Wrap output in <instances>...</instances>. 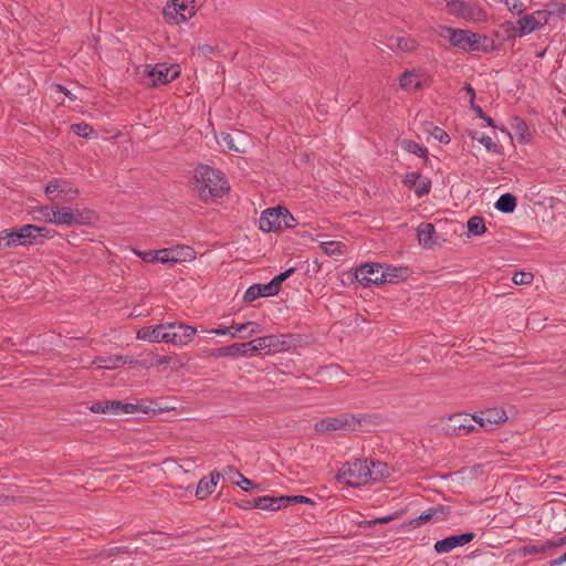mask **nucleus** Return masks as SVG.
<instances>
[{"mask_svg": "<svg viewBox=\"0 0 566 566\" xmlns=\"http://www.w3.org/2000/svg\"><path fill=\"white\" fill-rule=\"evenodd\" d=\"M239 479L240 480L235 481L234 483L239 485L242 490L248 491V486L252 484V481L243 476L242 474L241 476H239Z\"/></svg>", "mask_w": 566, "mask_h": 566, "instance_id": "nucleus-63", "label": "nucleus"}, {"mask_svg": "<svg viewBox=\"0 0 566 566\" xmlns=\"http://www.w3.org/2000/svg\"><path fill=\"white\" fill-rule=\"evenodd\" d=\"M260 290L262 296H274L280 292L272 281L266 284H260Z\"/></svg>", "mask_w": 566, "mask_h": 566, "instance_id": "nucleus-50", "label": "nucleus"}, {"mask_svg": "<svg viewBox=\"0 0 566 566\" xmlns=\"http://www.w3.org/2000/svg\"><path fill=\"white\" fill-rule=\"evenodd\" d=\"M171 254V263L192 261L196 258V252L192 248L188 245H176L170 248Z\"/></svg>", "mask_w": 566, "mask_h": 566, "instance_id": "nucleus-28", "label": "nucleus"}, {"mask_svg": "<svg viewBox=\"0 0 566 566\" xmlns=\"http://www.w3.org/2000/svg\"><path fill=\"white\" fill-rule=\"evenodd\" d=\"M289 499V505L293 503H312V500L303 495H285Z\"/></svg>", "mask_w": 566, "mask_h": 566, "instance_id": "nucleus-60", "label": "nucleus"}, {"mask_svg": "<svg viewBox=\"0 0 566 566\" xmlns=\"http://www.w3.org/2000/svg\"><path fill=\"white\" fill-rule=\"evenodd\" d=\"M109 413L120 416L126 413H134L137 411V405L129 402H122L118 400H109Z\"/></svg>", "mask_w": 566, "mask_h": 566, "instance_id": "nucleus-36", "label": "nucleus"}, {"mask_svg": "<svg viewBox=\"0 0 566 566\" xmlns=\"http://www.w3.org/2000/svg\"><path fill=\"white\" fill-rule=\"evenodd\" d=\"M74 226L91 224L96 220V214L90 209L72 208Z\"/></svg>", "mask_w": 566, "mask_h": 566, "instance_id": "nucleus-29", "label": "nucleus"}, {"mask_svg": "<svg viewBox=\"0 0 566 566\" xmlns=\"http://www.w3.org/2000/svg\"><path fill=\"white\" fill-rule=\"evenodd\" d=\"M45 193L51 201L60 199L63 202L77 198L80 191L74 185L65 179H53L45 186Z\"/></svg>", "mask_w": 566, "mask_h": 566, "instance_id": "nucleus-8", "label": "nucleus"}, {"mask_svg": "<svg viewBox=\"0 0 566 566\" xmlns=\"http://www.w3.org/2000/svg\"><path fill=\"white\" fill-rule=\"evenodd\" d=\"M564 545H566V535L558 537L556 539L546 541V547L554 548V547H559V546H564Z\"/></svg>", "mask_w": 566, "mask_h": 566, "instance_id": "nucleus-61", "label": "nucleus"}, {"mask_svg": "<svg viewBox=\"0 0 566 566\" xmlns=\"http://www.w3.org/2000/svg\"><path fill=\"white\" fill-rule=\"evenodd\" d=\"M262 331L260 324L256 322H245L229 327L214 328L210 333L216 335H230L231 337H251L252 335Z\"/></svg>", "mask_w": 566, "mask_h": 566, "instance_id": "nucleus-12", "label": "nucleus"}, {"mask_svg": "<svg viewBox=\"0 0 566 566\" xmlns=\"http://www.w3.org/2000/svg\"><path fill=\"white\" fill-rule=\"evenodd\" d=\"M436 233L434 226L429 222H422L417 228V237L419 244L423 248L430 249L436 244L433 235Z\"/></svg>", "mask_w": 566, "mask_h": 566, "instance_id": "nucleus-26", "label": "nucleus"}, {"mask_svg": "<svg viewBox=\"0 0 566 566\" xmlns=\"http://www.w3.org/2000/svg\"><path fill=\"white\" fill-rule=\"evenodd\" d=\"M134 366L138 367H154V366H171L174 368H180L184 366L181 359L177 356H160L150 353L144 360H135Z\"/></svg>", "mask_w": 566, "mask_h": 566, "instance_id": "nucleus-16", "label": "nucleus"}, {"mask_svg": "<svg viewBox=\"0 0 566 566\" xmlns=\"http://www.w3.org/2000/svg\"><path fill=\"white\" fill-rule=\"evenodd\" d=\"M450 513V507L446 505H438L434 507H430L423 513H421L418 517L409 521V525L412 527H418L430 521H443L447 515Z\"/></svg>", "mask_w": 566, "mask_h": 566, "instance_id": "nucleus-18", "label": "nucleus"}, {"mask_svg": "<svg viewBox=\"0 0 566 566\" xmlns=\"http://www.w3.org/2000/svg\"><path fill=\"white\" fill-rule=\"evenodd\" d=\"M370 465L367 459L346 462L337 473L338 482L348 486H360L370 481Z\"/></svg>", "mask_w": 566, "mask_h": 566, "instance_id": "nucleus-4", "label": "nucleus"}, {"mask_svg": "<svg viewBox=\"0 0 566 566\" xmlns=\"http://www.w3.org/2000/svg\"><path fill=\"white\" fill-rule=\"evenodd\" d=\"M467 226L469 233L472 235H481L486 230L483 218L478 216L470 218Z\"/></svg>", "mask_w": 566, "mask_h": 566, "instance_id": "nucleus-41", "label": "nucleus"}, {"mask_svg": "<svg viewBox=\"0 0 566 566\" xmlns=\"http://www.w3.org/2000/svg\"><path fill=\"white\" fill-rule=\"evenodd\" d=\"M176 323L159 324L156 326L143 327L137 331V338L150 343H169V329H175Z\"/></svg>", "mask_w": 566, "mask_h": 566, "instance_id": "nucleus-11", "label": "nucleus"}, {"mask_svg": "<svg viewBox=\"0 0 566 566\" xmlns=\"http://www.w3.org/2000/svg\"><path fill=\"white\" fill-rule=\"evenodd\" d=\"M420 70L406 71L400 77V86L406 91H418L423 87Z\"/></svg>", "mask_w": 566, "mask_h": 566, "instance_id": "nucleus-23", "label": "nucleus"}, {"mask_svg": "<svg viewBox=\"0 0 566 566\" xmlns=\"http://www.w3.org/2000/svg\"><path fill=\"white\" fill-rule=\"evenodd\" d=\"M54 209L55 205L53 206H40L33 210L34 219L39 221H44L49 223H53L54 219Z\"/></svg>", "mask_w": 566, "mask_h": 566, "instance_id": "nucleus-40", "label": "nucleus"}, {"mask_svg": "<svg viewBox=\"0 0 566 566\" xmlns=\"http://www.w3.org/2000/svg\"><path fill=\"white\" fill-rule=\"evenodd\" d=\"M370 480L379 481L381 479L388 478L391 474V468L381 461H370Z\"/></svg>", "mask_w": 566, "mask_h": 566, "instance_id": "nucleus-33", "label": "nucleus"}, {"mask_svg": "<svg viewBox=\"0 0 566 566\" xmlns=\"http://www.w3.org/2000/svg\"><path fill=\"white\" fill-rule=\"evenodd\" d=\"M195 50L201 56H208L213 52V48L209 44H199Z\"/></svg>", "mask_w": 566, "mask_h": 566, "instance_id": "nucleus-59", "label": "nucleus"}, {"mask_svg": "<svg viewBox=\"0 0 566 566\" xmlns=\"http://www.w3.org/2000/svg\"><path fill=\"white\" fill-rule=\"evenodd\" d=\"M495 208L503 213H511L516 208V198L511 193H504L495 202Z\"/></svg>", "mask_w": 566, "mask_h": 566, "instance_id": "nucleus-37", "label": "nucleus"}, {"mask_svg": "<svg viewBox=\"0 0 566 566\" xmlns=\"http://www.w3.org/2000/svg\"><path fill=\"white\" fill-rule=\"evenodd\" d=\"M250 344V355L253 356L256 353L265 349V348H275L277 349L280 347V342L276 336L269 335V336H261L256 337L251 342H248Z\"/></svg>", "mask_w": 566, "mask_h": 566, "instance_id": "nucleus-24", "label": "nucleus"}, {"mask_svg": "<svg viewBox=\"0 0 566 566\" xmlns=\"http://www.w3.org/2000/svg\"><path fill=\"white\" fill-rule=\"evenodd\" d=\"M548 549H551V547H546V542H545L543 545H539V546H537V545L525 546L522 549V553L524 556H526V555L542 554Z\"/></svg>", "mask_w": 566, "mask_h": 566, "instance_id": "nucleus-49", "label": "nucleus"}, {"mask_svg": "<svg viewBox=\"0 0 566 566\" xmlns=\"http://www.w3.org/2000/svg\"><path fill=\"white\" fill-rule=\"evenodd\" d=\"M533 274L531 272H516L514 273L512 281L516 285L530 284L533 281Z\"/></svg>", "mask_w": 566, "mask_h": 566, "instance_id": "nucleus-46", "label": "nucleus"}, {"mask_svg": "<svg viewBox=\"0 0 566 566\" xmlns=\"http://www.w3.org/2000/svg\"><path fill=\"white\" fill-rule=\"evenodd\" d=\"M402 148L421 158H424L428 155V149L426 147H422L412 140H402Z\"/></svg>", "mask_w": 566, "mask_h": 566, "instance_id": "nucleus-43", "label": "nucleus"}, {"mask_svg": "<svg viewBox=\"0 0 566 566\" xmlns=\"http://www.w3.org/2000/svg\"><path fill=\"white\" fill-rule=\"evenodd\" d=\"M295 226H296V221H295L294 217L291 214V212L286 208H283V218H282V221H281V231L284 230V229L294 228Z\"/></svg>", "mask_w": 566, "mask_h": 566, "instance_id": "nucleus-48", "label": "nucleus"}, {"mask_svg": "<svg viewBox=\"0 0 566 566\" xmlns=\"http://www.w3.org/2000/svg\"><path fill=\"white\" fill-rule=\"evenodd\" d=\"M171 254L172 252L170 251V248H165V249H160V250H157V262H160V263H171Z\"/></svg>", "mask_w": 566, "mask_h": 566, "instance_id": "nucleus-54", "label": "nucleus"}, {"mask_svg": "<svg viewBox=\"0 0 566 566\" xmlns=\"http://www.w3.org/2000/svg\"><path fill=\"white\" fill-rule=\"evenodd\" d=\"M134 361L135 360L129 359L127 356L113 355L108 357H97L93 360V364L98 368L114 369L125 364L134 365Z\"/></svg>", "mask_w": 566, "mask_h": 566, "instance_id": "nucleus-25", "label": "nucleus"}, {"mask_svg": "<svg viewBox=\"0 0 566 566\" xmlns=\"http://www.w3.org/2000/svg\"><path fill=\"white\" fill-rule=\"evenodd\" d=\"M479 142L489 150L496 151L497 145L493 142L490 136H482Z\"/></svg>", "mask_w": 566, "mask_h": 566, "instance_id": "nucleus-57", "label": "nucleus"}, {"mask_svg": "<svg viewBox=\"0 0 566 566\" xmlns=\"http://www.w3.org/2000/svg\"><path fill=\"white\" fill-rule=\"evenodd\" d=\"M240 136V133H237L235 135L230 133H221V135L218 137V143L223 149H227L229 151L242 153L243 149L237 143V137Z\"/></svg>", "mask_w": 566, "mask_h": 566, "instance_id": "nucleus-31", "label": "nucleus"}, {"mask_svg": "<svg viewBox=\"0 0 566 566\" xmlns=\"http://www.w3.org/2000/svg\"><path fill=\"white\" fill-rule=\"evenodd\" d=\"M473 420L479 426V430L493 431L507 420V416L502 408H489L473 413Z\"/></svg>", "mask_w": 566, "mask_h": 566, "instance_id": "nucleus-10", "label": "nucleus"}, {"mask_svg": "<svg viewBox=\"0 0 566 566\" xmlns=\"http://www.w3.org/2000/svg\"><path fill=\"white\" fill-rule=\"evenodd\" d=\"M195 188L203 200L222 197L229 189L224 175L207 165L195 169Z\"/></svg>", "mask_w": 566, "mask_h": 566, "instance_id": "nucleus-1", "label": "nucleus"}, {"mask_svg": "<svg viewBox=\"0 0 566 566\" xmlns=\"http://www.w3.org/2000/svg\"><path fill=\"white\" fill-rule=\"evenodd\" d=\"M538 28V21H536L533 13L523 15L517 20V30L520 36L526 35Z\"/></svg>", "mask_w": 566, "mask_h": 566, "instance_id": "nucleus-32", "label": "nucleus"}, {"mask_svg": "<svg viewBox=\"0 0 566 566\" xmlns=\"http://www.w3.org/2000/svg\"><path fill=\"white\" fill-rule=\"evenodd\" d=\"M369 422V416L367 415L340 413L317 421L314 429L319 433L336 430L355 431Z\"/></svg>", "mask_w": 566, "mask_h": 566, "instance_id": "nucleus-3", "label": "nucleus"}, {"mask_svg": "<svg viewBox=\"0 0 566 566\" xmlns=\"http://www.w3.org/2000/svg\"><path fill=\"white\" fill-rule=\"evenodd\" d=\"M446 9L450 14L471 22H480L485 18V13L476 4L462 0H447Z\"/></svg>", "mask_w": 566, "mask_h": 566, "instance_id": "nucleus-7", "label": "nucleus"}, {"mask_svg": "<svg viewBox=\"0 0 566 566\" xmlns=\"http://www.w3.org/2000/svg\"><path fill=\"white\" fill-rule=\"evenodd\" d=\"M17 230L15 238L20 245L34 243L38 238H50L52 233L50 229L34 224H24Z\"/></svg>", "mask_w": 566, "mask_h": 566, "instance_id": "nucleus-14", "label": "nucleus"}, {"mask_svg": "<svg viewBox=\"0 0 566 566\" xmlns=\"http://www.w3.org/2000/svg\"><path fill=\"white\" fill-rule=\"evenodd\" d=\"M473 422V415L455 413L448 418L444 430L450 436L464 437L480 431Z\"/></svg>", "mask_w": 566, "mask_h": 566, "instance_id": "nucleus-9", "label": "nucleus"}, {"mask_svg": "<svg viewBox=\"0 0 566 566\" xmlns=\"http://www.w3.org/2000/svg\"><path fill=\"white\" fill-rule=\"evenodd\" d=\"M294 272V269L291 268V269H287L286 271L282 272L281 274L276 275L275 277H273L271 281L275 284L276 287H279V290L281 289V284L282 282H284L287 277H290L292 275V273Z\"/></svg>", "mask_w": 566, "mask_h": 566, "instance_id": "nucleus-56", "label": "nucleus"}, {"mask_svg": "<svg viewBox=\"0 0 566 566\" xmlns=\"http://www.w3.org/2000/svg\"><path fill=\"white\" fill-rule=\"evenodd\" d=\"M382 272V268L379 264H364L357 272V277L360 281L373 283L369 279H375V275H379Z\"/></svg>", "mask_w": 566, "mask_h": 566, "instance_id": "nucleus-35", "label": "nucleus"}, {"mask_svg": "<svg viewBox=\"0 0 566 566\" xmlns=\"http://www.w3.org/2000/svg\"><path fill=\"white\" fill-rule=\"evenodd\" d=\"M431 135L442 144L450 143L449 135L443 129H441L439 127H434L433 130L431 132Z\"/></svg>", "mask_w": 566, "mask_h": 566, "instance_id": "nucleus-55", "label": "nucleus"}, {"mask_svg": "<svg viewBox=\"0 0 566 566\" xmlns=\"http://www.w3.org/2000/svg\"><path fill=\"white\" fill-rule=\"evenodd\" d=\"M533 15L536 19V21H538L539 28L547 24L552 19L546 8L543 10H537L536 12L533 13Z\"/></svg>", "mask_w": 566, "mask_h": 566, "instance_id": "nucleus-51", "label": "nucleus"}, {"mask_svg": "<svg viewBox=\"0 0 566 566\" xmlns=\"http://www.w3.org/2000/svg\"><path fill=\"white\" fill-rule=\"evenodd\" d=\"M197 333V329L184 323H176L175 329H169V343L174 345H187Z\"/></svg>", "mask_w": 566, "mask_h": 566, "instance_id": "nucleus-19", "label": "nucleus"}, {"mask_svg": "<svg viewBox=\"0 0 566 566\" xmlns=\"http://www.w3.org/2000/svg\"><path fill=\"white\" fill-rule=\"evenodd\" d=\"M206 0H169L163 13L169 23L178 24L192 18Z\"/></svg>", "mask_w": 566, "mask_h": 566, "instance_id": "nucleus-5", "label": "nucleus"}, {"mask_svg": "<svg viewBox=\"0 0 566 566\" xmlns=\"http://www.w3.org/2000/svg\"><path fill=\"white\" fill-rule=\"evenodd\" d=\"M563 563H566V552L558 558L551 560L549 566H559Z\"/></svg>", "mask_w": 566, "mask_h": 566, "instance_id": "nucleus-64", "label": "nucleus"}, {"mask_svg": "<svg viewBox=\"0 0 566 566\" xmlns=\"http://www.w3.org/2000/svg\"><path fill=\"white\" fill-rule=\"evenodd\" d=\"M71 128L77 136L85 138L91 137L94 134L93 127L86 123L73 124Z\"/></svg>", "mask_w": 566, "mask_h": 566, "instance_id": "nucleus-45", "label": "nucleus"}, {"mask_svg": "<svg viewBox=\"0 0 566 566\" xmlns=\"http://www.w3.org/2000/svg\"><path fill=\"white\" fill-rule=\"evenodd\" d=\"M144 542L148 546H151L157 549H166L168 547H171L170 536L161 534V533L148 534V535H146V538L144 539Z\"/></svg>", "mask_w": 566, "mask_h": 566, "instance_id": "nucleus-30", "label": "nucleus"}, {"mask_svg": "<svg viewBox=\"0 0 566 566\" xmlns=\"http://www.w3.org/2000/svg\"><path fill=\"white\" fill-rule=\"evenodd\" d=\"M547 12L551 17H557L562 19L566 14V6L560 2L552 1L546 4Z\"/></svg>", "mask_w": 566, "mask_h": 566, "instance_id": "nucleus-44", "label": "nucleus"}, {"mask_svg": "<svg viewBox=\"0 0 566 566\" xmlns=\"http://www.w3.org/2000/svg\"><path fill=\"white\" fill-rule=\"evenodd\" d=\"M439 34L447 38L452 46L464 52H485L489 49L488 36L470 30L441 27Z\"/></svg>", "mask_w": 566, "mask_h": 566, "instance_id": "nucleus-2", "label": "nucleus"}, {"mask_svg": "<svg viewBox=\"0 0 566 566\" xmlns=\"http://www.w3.org/2000/svg\"><path fill=\"white\" fill-rule=\"evenodd\" d=\"M249 346V343L232 344L222 349V355L248 357L251 356Z\"/></svg>", "mask_w": 566, "mask_h": 566, "instance_id": "nucleus-39", "label": "nucleus"}, {"mask_svg": "<svg viewBox=\"0 0 566 566\" xmlns=\"http://www.w3.org/2000/svg\"><path fill=\"white\" fill-rule=\"evenodd\" d=\"M321 248L327 255H340L346 250L345 244L339 241L322 242Z\"/></svg>", "mask_w": 566, "mask_h": 566, "instance_id": "nucleus-42", "label": "nucleus"}, {"mask_svg": "<svg viewBox=\"0 0 566 566\" xmlns=\"http://www.w3.org/2000/svg\"><path fill=\"white\" fill-rule=\"evenodd\" d=\"M403 185L408 188H413L418 198L428 195L431 189V181L429 178L421 176L418 172H408L403 178Z\"/></svg>", "mask_w": 566, "mask_h": 566, "instance_id": "nucleus-17", "label": "nucleus"}, {"mask_svg": "<svg viewBox=\"0 0 566 566\" xmlns=\"http://www.w3.org/2000/svg\"><path fill=\"white\" fill-rule=\"evenodd\" d=\"M408 270L406 268H391L387 266L382 269V272L379 275H375V279H369L374 284L381 283H396L399 280H402L407 276Z\"/></svg>", "mask_w": 566, "mask_h": 566, "instance_id": "nucleus-20", "label": "nucleus"}, {"mask_svg": "<svg viewBox=\"0 0 566 566\" xmlns=\"http://www.w3.org/2000/svg\"><path fill=\"white\" fill-rule=\"evenodd\" d=\"M221 474L219 472H211L208 476H203L196 489V496L199 500L208 497L216 489Z\"/></svg>", "mask_w": 566, "mask_h": 566, "instance_id": "nucleus-21", "label": "nucleus"}, {"mask_svg": "<svg viewBox=\"0 0 566 566\" xmlns=\"http://www.w3.org/2000/svg\"><path fill=\"white\" fill-rule=\"evenodd\" d=\"M109 400L94 402L90 410L94 413H109Z\"/></svg>", "mask_w": 566, "mask_h": 566, "instance_id": "nucleus-52", "label": "nucleus"}, {"mask_svg": "<svg viewBox=\"0 0 566 566\" xmlns=\"http://www.w3.org/2000/svg\"><path fill=\"white\" fill-rule=\"evenodd\" d=\"M53 224L66 227L74 226L72 208L55 205Z\"/></svg>", "mask_w": 566, "mask_h": 566, "instance_id": "nucleus-27", "label": "nucleus"}, {"mask_svg": "<svg viewBox=\"0 0 566 566\" xmlns=\"http://www.w3.org/2000/svg\"><path fill=\"white\" fill-rule=\"evenodd\" d=\"M289 506V499H286L285 495L283 496H260L256 500H254V507L261 509V510H268V511H277L281 507Z\"/></svg>", "mask_w": 566, "mask_h": 566, "instance_id": "nucleus-22", "label": "nucleus"}, {"mask_svg": "<svg viewBox=\"0 0 566 566\" xmlns=\"http://www.w3.org/2000/svg\"><path fill=\"white\" fill-rule=\"evenodd\" d=\"M389 48H397L403 52H411L417 48V42L409 36H391L387 44Z\"/></svg>", "mask_w": 566, "mask_h": 566, "instance_id": "nucleus-34", "label": "nucleus"}, {"mask_svg": "<svg viewBox=\"0 0 566 566\" xmlns=\"http://www.w3.org/2000/svg\"><path fill=\"white\" fill-rule=\"evenodd\" d=\"M392 520H394V515H387V516H382V517H378V518H375V520L367 521V522H365V524L370 527V526L376 525V524L389 523Z\"/></svg>", "mask_w": 566, "mask_h": 566, "instance_id": "nucleus-58", "label": "nucleus"}, {"mask_svg": "<svg viewBox=\"0 0 566 566\" xmlns=\"http://www.w3.org/2000/svg\"><path fill=\"white\" fill-rule=\"evenodd\" d=\"M261 296L262 295H261L260 284H253L245 291V293L243 295V300L245 302H253Z\"/></svg>", "mask_w": 566, "mask_h": 566, "instance_id": "nucleus-47", "label": "nucleus"}, {"mask_svg": "<svg viewBox=\"0 0 566 566\" xmlns=\"http://www.w3.org/2000/svg\"><path fill=\"white\" fill-rule=\"evenodd\" d=\"M17 229H6L0 232V250L20 245L15 238Z\"/></svg>", "mask_w": 566, "mask_h": 566, "instance_id": "nucleus-38", "label": "nucleus"}, {"mask_svg": "<svg viewBox=\"0 0 566 566\" xmlns=\"http://www.w3.org/2000/svg\"><path fill=\"white\" fill-rule=\"evenodd\" d=\"M474 537H475V534L472 532H468V533H463V534H459V535H452V536L446 537L443 539L437 541L434 543V551L438 554L449 553L457 547H460V546H463V545L470 543L471 541H473Z\"/></svg>", "mask_w": 566, "mask_h": 566, "instance_id": "nucleus-15", "label": "nucleus"}, {"mask_svg": "<svg viewBox=\"0 0 566 566\" xmlns=\"http://www.w3.org/2000/svg\"><path fill=\"white\" fill-rule=\"evenodd\" d=\"M179 74L180 67L178 64L158 63L153 67L147 66L144 81L153 86L164 85L177 78Z\"/></svg>", "mask_w": 566, "mask_h": 566, "instance_id": "nucleus-6", "label": "nucleus"}, {"mask_svg": "<svg viewBox=\"0 0 566 566\" xmlns=\"http://www.w3.org/2000/svg\"><path fill=\"white\" fill-rule=\"evenodd\" d=\"M463 91L468 94L469 96V103H470V106L473 105L474 101H475V91L474 88L472 87L471 84L469 83H465L464 86H463Z\"/></svg>", "mask_w": 566, "mask_h": 566, "instance_id": "nucleus-62", "label": "nucleus"}, {"mask_svg": "<svg viewBox=\"0 0 566 566\" xmlns=\"http://www.w3.org/2000/svg\"><path fill=\"white\" fill-rule=\"evenodd\" d=\"M133 251H134V253L136 255L142 258V260L145 261V262H148V263L157 262V259H158L157 250L148 251V252H142L139 250L134 249Z\"/></svg>", "mask_w": 566, "mask_h": 566, "instance_id": "nucleus-53", "label": "nucleus"}, {"mask_svg": "<svg viewBox=\"0 0 566 566\" xmlns=\"http://www.w3.org/2000/svg\"><path fill=\"white\" fill-rule=\"evenodd\" d=\"M283 218V207L266 209L259 219V229L263 232H280Z\"/></svg>", "mask_w": 566, "mask_h": 566, "instance_id": "nucleus-13", "label": "nucleus"}]
</instances>
